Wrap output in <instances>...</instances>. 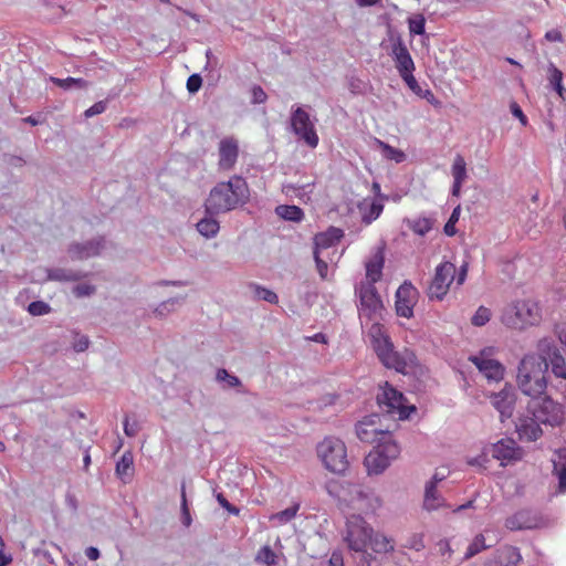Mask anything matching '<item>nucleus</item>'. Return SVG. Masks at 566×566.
I'll list each match as a JSON object with an SVG mask.
<instances>
[{"label":"nucleus","mask_w":566,"mask_h":566,"mask_svg":"<svg viewBox=\"0 0 566 566\" xmlns=\"http://www.w3.org/2000/svg\"><path fill=\"white\" fill-rule=\"evenodd\" d=\"M344 541L350 551L364 554L367 566H370L374 560V557L366 553L367 546H370L375 553H389L395 548L391 538L375 534L373 527L360 515L348 517Z\"/></svg>","instance_id":"obj_1"},{"label":"nucleus","mask_w":566,"mask_h":566,"mask_svg":"<svg viewBox=\"0 0 566 566\" xmlns=\"http://www.w3.org/2000/svg\"><path fill=\"white\" fill-rule=\"evenodd\" d=\"M248 195L247 181L240 176H233L229 181L219 182L211 189L206 200V211L210 214L230 211L243 203Z\"/></svg>","instance_id":"obj_2"},{"label":"nucleus","mask_w":566,"mask_h":566,"mask_svg":"<svg viewBox=\"0 0 566 566\" xmlns=\"http://www.w3.org/2000/svg\"><path fill=\"white\" fill-rule=\"evenodd\" d=\"M516 382L518 389L528 397H538L546 392L547 365L538 354H526L518 364Z\"/></svg>","instance_id":"obj_3"},{"label":"nucleus","mask_w":566,"mask_h":566,"mask_svg":"<svg viewBox=\"0 0 566 566\" xmlns=\"http://www.w3.org/2000/svg\"><path fill=\"white\" fill-rule=\"evenodd\" d=\"M369 334L374 338L373 346L378 358L387 368L407 374L416 365L415 353L407 348L402 352H396L392 343L382 334V327L379 323H373Z\"/></svg>","instance_id":"obj_4"},{"label":"nucleus","mask_w":566,"mask_h":566,"mask_svg":"<svg viewBox=\"0 0 566 566\" xmlns=\"http://www.w3.org/2000/svg\"><path fill=\"white\" fill-rule=\"evenodd\" d=\"M542 321V307L532 298L516 300L507 304L501 315L503 325L511 329L524 331Z\"/></svg>","instance_id":"obj_5"},{"label":"nucleus","mask_w":566,"mask_h":566,"mask_svg":"<svg viewBox=\"0 0 566 566\" xmlns=\"http://www.w3.org/2000/svg\"><path fill=\"white\" fill-rule=\"evenodd\" d=\"M468 263H463L457 272L452 262L444 261L437 265L433 277L429 284L427 294L430 300L442 301L448 294L450 285L455 280L458 285L465 282Z\"/></svg>","instance_id":"obj_6"},{"label":"nucleus","mask_w":566,"mask_h":566,"mask_svg":"<svg viewBox=\"0 0 566 566\" xmlns=\"http://www.w3.org/2000/svg\"><path fill=\"white\" fill-rule=\"evenodd\" d=\"M324 467L333 473H344L349 465L345 443L335 437L324 438L316 447Z\"/></svg>","instance_id":"obj_7"},{"label":"nucleus","mask_w":566,"mask_h":566,"mask_svg":"<svg viewBox=\"0 0 566 566\" xmlns=\"http://www.w3.org/2000/svg\"><path fill=\"white\" fill-rule=\"evenodd\" d=\"M527 412L543 424L549 426L560 424L564 418L562 406L547 396L546 392L531 398L527 403Z\"/></svg>","instance_id":"obj_8"},{"label":"nucleus","mask_w":566,"mask_h":566,"mask_svg":"<svg viewBox=\"0 0 566 566\" xmlns=\"http://www.w3.org/2000/svg\"><path fill=\"white\" fill-rule=\"evenodd\" d=\"M400 453L399 446L391 439L377 443L375 448L366 455L365 467L369 474H379L386 470L390 462L398 458Z\"/></svg>","instance_id":"obj_9"},{"label":"nucleus","mask_w":566,"mask_h":566,"mask_svg":"<svg viewBox=\"0 0 566 566\" xmlns=\"http://www.w3.org/2000/svg\"><path fill=\"white\" fill-rule=\"evenodd\" d=\"M536 350L541 359L551 368L556 379L566 381V359L562 350L552 338H541L536 344Z\"/></svg>","instance_id":"obj_10"},{"label":"nucleus","mask_w":566,"mask_h":566,"mask_svg":"<svg viewBox=\"0 0 566 566\" xmlns=\"http://www.w3.org/2000/svg\"><path fill=\"white\" fill-rule=\"evenodd\" d=\"M356 292L359 297L360 318L376 321L381 315L384 306L375 285L361 282Z\"/></svg>","instance_id":"obj_11"},{"label":"nucleus","mask_w":566,"mask_h":566,"mask_svg":"<svg viewBox=\"0 0 566 566\" xmlns=\"http://www.w3.org/2000/svg\"><path fill=\"white\" fill-rule=\"evenodd\" d=\"M377 401L380 409L387 413L398 415L399 419L409 417L410 411H415L413 406H406V398L403 395L391 387L388 382L381 387V392L377 396Z\"/></svg>","instance_id":"obj_12"},{"label":"nucleus","mask_w":566,"mask_h":566,"mask_svg":"<svg viewBox=\"0 0 566 566\" xmlns=\"http://www.w3.org/2000/svg\"><path fill=\"white\" fill-rule=\"evenodd\" d=\"M293 133L311 148L318 145L319 138L310 114L303 107H296L291 114Z\"/></svg>","instance_id":"obj_13"},{"label":"nucleus","mask_w":566,"mask_h":566,"mask_svg":"<svg viewBox=\"0 0 566 566\" xmlns=\"http://www.w3.org/2000/svg\"><path fill=\"white\" fill-rule=\"evenodd\" d=\"M379 419L378 415H371L356 424V434L360 441L377 444L391 439V433L388 430L379 428Z\"/></svg>","instance_id":"obj_14"},{"label":"nucleus","mask_w":566,"mask_h":566,"mask_svg":"<svg viewBox=\"0 0 566 566\" xmlns=\"http://www.w3.org/2000/svg\"><path fill=\"white\" fill-rule=\"evenodd\" d=\"M419 292L411 282H403L396 291V313L398 316L410 318L418 302Z\"/></svg>","instance_id":"obj_15"},{"label":"nucleus","mask_w":566,"mask_h":566,"mask_svg":"<svg viewBox=\"0 0 566 566\" xmlns=\"http://www.w3.org/2000/svg\"><path fill=\"white\" fill-rule=\"evenodd\" d=\"M492 352L493 348H485L479 355L471 356L469 359L486 378L500 380L503 377L504 368L501 363L491 358Z\"/></svg>","instance_id":"obj_16"},{"label":"nucleus","mask_w":566,"mask_h":566,"mask_svg":"<svg viewBox=\"0 0 566 566\" xmlns=\"http://www.w3.org/2000/svg\"><path fill=\"white\" fill-rule=\"evenodd\" d=\"M492 455L501 462V465H507L521 460L523 457V450L513 439L505 438L493 444Z\"/></svg>","instance_id":"obj_17"},{"label":"nucleus","mask_w":566,"mask_h":566,"mask_svg":"<svg viewBox=\"0 0 566 566\" xmlns=\"http://www.w3.org/2000/svg\"><path fill=\"white\" fill-rule=\"evenodd\" d=\"M492 406L500 412L501 421L513 416L516 396L511 386H505L499 392L490 396Z\"/></svg>","instance_id":"obj_18"},{"label":"nucleus","mask_w":566,"mask_h":566,"mask_svg":"<svg viewBox=\"0 0 566 566\" xmlns=\"http://www.w3.org/2000/svg\"><path fill=\"white\" fill-rule=\"evenodd\" d=\"M349 493L353 495L350 502L365 513L375 512L381 505L378 496L359 485H353Z\"/></svg>","instance_id":"obj_19"},{"label":"nucleus","mask_w":566,"mask_h":566,"mask_svg":"<svg viewBox=\"0 0 566 566\" xmlns=\"http://www.w3.org/2000/svg\"><path fill=\"white\" fill-rule=\"evenodd\" d=\"M541 518L530 510H521L505 520L506 528L511 531L532 530L538 527Z\"/></svg>","instance_id":"obj_20"},{"label":"nucleus","mask_w":566,"mask_h":566,"mask_svg":"<svg viewBox=\"0 0 566 566\" xmlns=\"http://www.w3.org/2000/svg\"><path fill=\"white\" fill-rule=\"evenodd\" d=\"M239 156L238 142L233 137H227L219 144V168L230 170Z\"/></svg>","instance_id":"obj_21"},{"label":"nucleus","mask_w":566,"mask_h":566,"mask_svg":"<svg viewBox=\"0 0 566 566\" xmlns=\"http://www.w3.org/2000/svg\"><path fill=\"white\" fill-rule=\"evenodd\" d=\"M391 53L400 77L413 73L416 69L413 60L402 41L399 40L392 45Z\"/></svg>","instance_id":"obj_22"},{"label":"nucleus","mask_w":566,"mask_h":566,"mask_svg":"<svg viewBox=\"0 0 566 566\" xmlns=\"http://www.w3.org/2000/svg\"><path fill=\"white\" fill-rule=\"evenodd\" d=\"M541 424L542 422H539V420H537L532 415L518 418V422L516 423V431L520 439L526 441L538 440L543 434Z\"/></svg>","instance_id":"obj_23"},{"label":"nucleus","mask_w":566,"mask_h":566,"mask_svg":"<svg viewBox=\"0 0 566 566\" xmlns=\"http://www.w3.org/2000/svg\"><path fill=\"white\" fill-rule=\"evenodd\" d=\"M385 265V250L377 248L373 255L365 263L366 282L375 285L382 277V269Z\"/></svg>","instance_id":"obj_24"},{"label":"nucleus","mask_w":566,"mask_h":566,"mask_svg":"<svg viewBox=\"0 0 566 566\" xmlns=\"http://www.w3.org/2000/svg\"><path fill=\"white\" fill-rule=\"evenodd\" d=\"M522 560L520 551L514 546H503L499 548L492 559L491 566H517Z\"/></svg>","instance_id":"obj_25"},{"label":"nucleus","mask_w":566,"mask_h":566,"mask_svg":"<svg viewBox=\"0 0 566 566\" xmlns=\"http://www.w3.org/2000/svg\"><path fill=\"white\" fill-rule=\"evenodd\" d=\"M343 231L338 228L331 227L327 231L321 232L314 238V251H322L335 245L343 238Z\"/></svg>","instance_id":"obj_26"},{"label":"nucleus","mask_w":566,"mask_h":566,"mask_svg":"<svg viewBox=\"0 0 566 566\" xmlns=\"http://www.w3.org/2000/svg\"><path fill=\"white\" fill-rule=\"evenodd\" d=\"M444 506L446 501L438 492L437 486H434V482H428L424 488L423 509L427 511H436Z\"/></svg>","instance_id":"obj_27"},{"label":"nucleus","mask_w":566,"mask_h":566,"mask_svg":"<svg viewBox=\"0 0 566 566\" xmlns=\"http://www.w3.org/2000/svg\"><path fill=\"white\" fill-rule=\"evenodd\" d=\"M116 475L124 482L132 481L134 475V455L130 451H125L116 463Z\"/></svg>","instance_id":"obj_28"},{"label":"nucleus","mask_w":566,"mask_h":566,"mask_svg":"<svg viewBox=\"0 0 566 566\" xmlns=\"http://www.w3.org/2000/svg\"><path fill=\"white\" fill-rule=\"evenodd\" d=\"M552 461L554 473L558 478V491L564 493L566 491V449L556 451Z\"/></svg>","instance_id":"obj_29"},{"label":"nucleus","mask_w":566,"mask_h":566,"mask_svg":"<svg viewBox=\"0 0 566 566\" xmlns=\"http://www.w3.org/2000/svg\"><path fill=\"white\" fill-rule=\"evenodd\" d=\"M275 212L287 221L300 222L304 219V212L297 206L280 205L275 208Z\"/></svg>","instance_id":"obj_30"},{"label":"nucleus","mask_w":566,"mask_h":566,"mask_svg":"<svg viewBox=\"0 0 566 566\" xmlns=\"http://www.w3.org/2000/svg\"><path fill=\"white\" fill-rule=\"evenodd\" d=\"M197 229L206 238H211L218 233L219 222L212 218H205L197 223Z\"/></svg>","instance_id":"obj_31"},{"label":"nucleus","mask_w":566,"mask_h":566,"mask_svg":"<svg viewBox=\"0 0 566 566\" xmlns=\"http://www.w3.org/2000/svg\"><path fill=\"white\" fill-rule=\"evenodd\" d=\"M99 250H101L99 242H96V243L90 242L85 245H75L72 249V253L74 255H76L77 258L83 259V258H90L93 255H97L99 253Z\"/></svg>","instance_id":"obj_32"},{"label":"nucleus","mask_w":566,"mask_h":566,"mask_svg":"<svg viewBox=\"0 0 566 566\" xmlns=\"http://www.w3.org/2000/svg\"><path fill=\"white\" fill-rule=\"evenodd\" d=\"M300 510V504H294L283 511H280L270 516V521H276L280 525L286 524L292 521Z\"/></svg>","instance_id":"obj_33"},{"label":"nucleus","mask_w":566,"mask_h":566,"mask_svg":"<svg viewBox=\"0 0 566 566\" xmlns=\"http://www.w3.org/2000/svg\"><path fill=\"white\" fill-rule=\"evenodd\" d=\"M453 181L464 182L467 179V164L461 155H457L452 165Z\"/></svg>","instance_id":"obj_34"},{"label":"nucleus","mask_w":566,"mask_h":566,"mask_svg":"<svg viewBox=\"0 0 566 566\" xmlns=\"http://www.w3.org/2000/svg\"><path fill=\"white\" fill-rule=\"evenodd\" d=\"M382 210H384V205L378 200H374L369 205L368 211L364 212L363 221L366 224L371 223L374 220H376L381 214Z\"/></svg>","instance_id":"obj_35"},{"label":"nucleus","mask_w":566,"mask_h":566,"mask_svg":"<svg viewBox=\"0 0 566 566\" xmlns=\"http://www.w3.org/2000/svg\"><path fill=\"white\" fill-rule=\"evenodd\" d=\"M408 27L411 34H424L426 19L422 14H415L408 19Z\"/></svg>","instance_id":"obj_36"},{"label":"nucleus","mask_w":566,"mask_h":566,"mask_svg":"<svg viewBox=\"0 0 566 566\" xmlns=\"http://www.w3.org/2000/svg\"><path fill=\"white\" fill-rule=\"evenodd\" d=\"M379 144L386 158L394 160L398 164L402 163L406 159V155L402 150L395 148L384 142H379Z\"/></svg>","instance_id":"obj_37"},{"label":"nucleus","mask_w":566,"mask_h":566,"mask_svg":"<svg viewBox=\"0 0 566 566\" xmlns=\"http://www.w3.org/2000/svg\"><path fill=\"white\" fill-rule=\"evenodd\" d=\"M53 83H55L57 86L62 88H71L73 85L77 86L78 88H86L88 83L87 81L83 78H74V77H66V78H51Z\"/></svg>","instance_id":"obj_38"},{"label":"nucleus","mask_w":566,"mask_h":566,"mask_svg":"<svg viewBox=\"0 0 566 566\" xmlns=\"http://www.w3.org/2000/svg\"><path fill=\"white\" fill-rule=\"evenodd\" d=\"M410 229L419 235H426L432 229V222L428 218H418L410 222Z\"/></svg>","instance_id":"obj_39"},{"label":"nucleus","mask_w":566,"mask_h":566,"mask_svg":"<svg viewBox=\"0 0 566 566\" xmlns=\"http://www.w3.org/2000/svg\"><path fill=\"white\" fill-rule=\"evenodd\" d=\"M256 560L268 566L276 564V555L270 546H263L256 554Z\"/></svg>","instance_id":"obj_40"},{"label":"nucleus","mask_w":566,"mask_h":566,"mask_svg":"<svg viewBox=\"0 0 566 566\" xmlns=\"http://www.w3.org/2000/svg\"><path fill=\"white\" fill-rule=\"evenodd\" d=\"M488 546L485 545V538L482 534L476 535L472 543L469 545L468 551L465 553L467 558H471L474 555L479 554L483 549H485Z\"/></svg>","instance_id":"obj_41"},{"label":"nucleus","mask_w":566,"mask_h":566,"mask_svg":"<svg viewBox=\"0 0 566 566\" xmlns=\"http://www.w3.org/2000/svg\"><path fill=\"white\" fill-rule=\"evenodd\" d=\"M491 318V311L488 307L480 306L473 315L471 322L474 326H483Z\"/></svg>","instance_id":"obj_42"},{"label":"nucleus","mask_w":566,"mask_h":566,"mask_svg":"<svg viewBox=\"0 0 566 566\" xmlns=\"http://www.w3.org/2000/svg\"><path fill=\"white\" fill-rule=\"evenodd\" d=\"M216 378L218 381H226L228 387H239L241 385V380L237 376L230 375L224 368L218 369Z\"/></svg>","instance_id":"obj_43"},{"label":"nucleus","mask_w":566,"mask_h":566,"mask_svg":"<svg viewBox=\"0 0 566 566\" xmlns=\"http://www.w3.org/2000/svg\"><path fill=\"white\" fill-rule=\"evenodd\" d=\"M254 295L255 297L266 301L271 304H276L279 302L277 295L273 291L265 287L254 286Z\"/></svg>","instance_id":"obj_44"},{"label":"nucleus","mask_w":566,"mask_h":566,"mask_svg":"<svg viewBox=\"0 0 566 566\" xmlns=\"http://www.w3.org/2000/svg\"><path fill=\"white\" fill-rule=\"evenodd\" d=\"M28 311L33 316H40L50 313L51 307L45 302L34 301L29 304Z\"/></svg>","instance_id":"obj_45"},{"label":"nucleus","mask_w":566,"mask_h":566,"mask_svg":"<svg viewBox=\"0 0 566 566\" xmlns=\"http://www.w3.org/2000/svg\"><path fill=\"white\" fill-rule=\"evenodd\" d=\"M460 216V207L453 209L448 222L444 226V232L447 235H454L455 234V227L454 224L458 222Z\"/></svg>","instance_id":"obj_46"},{"label":"nucleus","mask_w":566,"mask_h":566,"mask_svg":"<svg viewBox=\"0 0 566 566\" xmlns=\"http://www.w3.org/2000/svg\"><path fill=\"white\" fill-rule=\"evenodd\" d=\"M548 81L553 87L563 83V72L553 63L548 66Z\"/></svg>","instance_id":"obj_47"},{"label":"nucleus","mask_w":566,"mask_h":566,"mask_svg":"<svg viewBox=\"0 0 566 566\" xmlns=\"http://www.w3.org/2000/svg\"><path fill=\"white\" fill-rule=\"evenodd\" d=\"M314 259L316 263L317 272L321 279L325 280L327 277L328 264L324 260L321 259L319 251H314Z\"/></svg>","instance_id":"obj_48"},{"label":"nucleus","mask_w":566,"mask_h":566,"mask_svg":"<svg viewBox=\"0 0 566 566\" xmlns=\"http://www.w3.org/2000/svg\"><path fill=\"white\" fill-rule=\"evenodd\" d=\"M312 186H313V184H306V185H301V186H296L293 184H285L282 186V192L285 193L287 197H295V193L297 191L311 188Z\"/></svg>","instance_id":"obj_49"},{"label":"nucleus","mask_w":566,"mask_h":566,"mask_svg":"<svg viewBox=\"0 0 566 566\" xmlns=\"http://www.w3.org/2000/svg\"><path fill=\"white\" fill-rule=\"evenodd\" d=\"M406 85L416 94V95H422V88L418 84L416 77L413 76V73H410L408 75H405L401 77Z\"/></svg>","instance_id":"obj_50"},{"label":"nucleus","mask_w":566,"mask_h":566,"mask_svg":"<svg viewBox=\"0 0 566 566\" xmlns=\"http://www.w3.org/2000/svg\"><path fill=\"white\" fill-rule=\"evenodd\" d=\"M202 85V78L199 74H192L187 80V90L190 93H196Z\"/></svg>","instance_id":"obj_51"},{"label":"nucleus","mask_w":566,"mask_h":566,"mask_svg":"<svg viewBox=\"0 0 566 566\" xmlns=\"http://www.w3.org/2000/svg\"><path fill=\"white\" fill-rule=\"evenodd\" d=\"M408 548L420 551L424 547L423 536L421 534H413L407 542Z\"/></svg>","instance_id":"obj_52"},{"label":"nucleus","mask_w":566,"mask_h":566,"mask_svg":"<svg viewBox=\"0 0 566 566\" xmlns=\"http://www.w3.org/2000/svg\"><path fill=\"white\" fill-rule=\"evenodd\" d=\"M106 109V102L99 101L96 102L94 105H92L90 108H87L84 113L85 117H92L98 114L104 113Z\"/></svg>","instance_id":"obj_53"},{"label":"nucleus","mask_w":566,"mask_h":566,"mask_svg":"<svg viewBox=\"0 0 566 566\" xmlns=\"http://www.w3.org/2000/svg\"><path fill=\"white\" fill-rule=\"evenodd\" d=\"M95 287L90 284H78L73 289V294L77 297L88 296L94 293Z\"/></svg>","instance_id":"obj_54"},{"label":"nucleus","mask_w":566,"mask_h":566,"mask_svg":"<svg viewBox=\"0 0 566 566\" xmlns=\"http://www.w3.org/2000/svg\"><path fill=\"white\" fill-rule=\"evenodd\" d=\"M266 93L261 86L255 85L252 87V102L254 104H262L266 101Z\"/></svg>","instance_id":"obj_55"},{"label":"nucleus","mask_w":566,"mask_h":566,"mask_svg":"<svg viewBox=\"0 0 566 566\" xmlns=\"http://www.w3.org/2000/svg\"><path fill=\"white\" fill-rule=\"evenodd\" d=\"M124 432L128 437H135L138 432V423L136 421L130 423L128 418L126 417L124 420Z\"/></svg>","instance_id":"obj_56"},{"label":"nucleus","mask_w":566,"mask_h":566,"mask_svg":"<svg viewBox=\"0 0 566 566\" xmlns=\"http://www.w3.org/2000/svg\"><path fill=\"white\" fill-rule=\"evenodd\" d=\"M327 566H344V558L340 552H333Z\"/></svg>","instance_id":"obj_57"},{"label":"nucleus","mask_w":566,"mask_h":566,"mask_svg":"<svg viewBox=\"0 0 566 566\" xmlns=\"http://www.w3.org/2000/svg\"><path fill=\"white\" fill-rule=\"evenodd\" d=\"M545 39L549 42H562L563 34L560 31L553 29L545 33Z\"/></svg>","instance_id":"obj_58"},{"label":"nucleus","mask_w":566,"mask_h":566,"mask_svg":"<svg viewBox=\"0 0 566 566\" xmlns=\"http://www.w3.org/2000/svg\"><path fill=\"white\" fill-rule=\"evenodd\" d=\"M511 111H512V114H513L515 117H517V118L521 120V123H522L523 125H526V123H527V118H526V116L524 115V113H523V111L521 109V107H520L516 103H513V104L511 105Z\"/></svg>","instance_id":"obj_59"},{"label":"nucleus","mask_w":566,"mask_h":566,"mask_svg":"<svg viewBox=\"0 0 566 566\" xmlns=\"http://www.w3.org/2000/svg\"><path fill=\"white\" fill-rule=\"evenodd\" d=\"M88 338L86 336H80L78 339L74 343V349L76 352H84L88 347Z\"/></svg>","instance_id":"obj_60"},{"label":"nucleus","mask_w":566,"mask_h":566,"mask_svg":"<svg viewBox=\"0 0 566 566\" xmlns=\"http://www.w3.org/2000/svg\"><path fill=\"white\" fill-rule=\"evenodd\" d=\"M181 499H182V511H184V516H185V524L188 526L190 524V514H189V510L187 506L185 488H182V491H181Z\"/></svg>","instance_id":"obj_61"},{"label":"nucleus","mask_w":566,"mask_h":566,"mask_svg":"<svg viewBox=\"0 0 566 566\" xmlns=\"http://www.w3.org/2000/svg\"><path fill=\"white\" fill-rule=\"evenodd\" d=\"M217 500H218L219 504H220L222 507L227 509L229 512H232V513H235V514L239 512L235 507H233V506L229 503V501H228V500H227L222 494H218V495H217Z\"/></svg>","instance_id":"obj_62"},{"label":"nucleus","mask_w":566,"mask_h":566,"mask_svg":"<svg viewBox=\"0 0 566 566\" xmlns=\"http://www.w3.org/2000/svg\"><path fill=\"white\" fill-rule=\"evenodd\" d=\"M310 192H312V189L308 190V188L297 191L295 198L300 199L302 202H307L311 200Z\"/></svg>","instance_id":"obj_63"},{"label":"nucleus","mask_w":566,"mask_h":566,"mask_svg":"<svg viewBox=\"0 0 566 566\" xmlns=\"http://www.w3.org/2000/svg\"><path fill=\"white\" fill-rule=\"evenodd\" d=\"M419 96L427 99L430 104L436 105L438 103L434 94L430 90H423L422 95Z\"/></svg>","instance_id":"obj_64"}]
</instances>
